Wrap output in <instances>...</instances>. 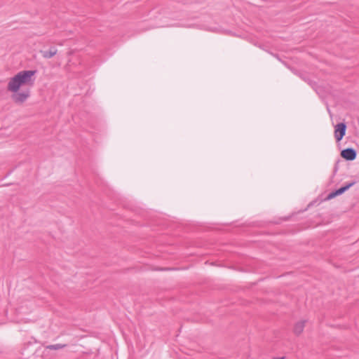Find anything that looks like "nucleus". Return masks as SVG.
Here are the masks:
<instances>
[{"instance_id":"2","label":"nucleus","mask_w":359,"mask_h":359,"mask_svg":"<svg viewBox=\"0 0 359 359\" xmlns=\"http://www.w3.org/2000/svg\"><path fill=\"white\" fill-rule=\"evenodd\" d=\"M355 184V182H351L350 183L346 184V185L341 187V188L330 192L326 197V200H331L334 197L339 196L347 191L349 188L353 186Z\"/></svg>"},{"instance_id":"4","label":"nucleus","mask_w":359,"mask_h":359,"mask_svg":"<svg viewBox=\"0 0 359 359\" xmlns=\"http://www.w3.org/2000/svg\"><path fill=\"white\" fill-rule=\"evenodd\" d=\"M341 156L347 161H353L355 159L357 153L353 148H347L341 151Z\"/></svg>"},{"instance_id":"3","label":"nucleus","mask_w":359,"mask_h":359,"mask_svg":"<svg viewBox=\"0 0 359 359\" xmlns=\"http://www.w3.org/2000/svg\"><path fill=\"white\" fill-rule=\"evenodd\" d=\"M346 125L345 123H339L336 125L334 129V137L337 142H339L342 140L346 134Z\"/></svg>"},{"instance_id":"6","label":"nucleus","mask_w":359,"mask_h":359,"mask_svg":"<svg viewBox=\"0 0 359 359\" xmlns=\"http://www.w3.org/2000/svg\"><path fill=\"white\" fill-rule=\"evenodd\" d=\"M305 323H306V320H301L299 322H297L295 324V325L294 327V332L297 335L300 334L303 332L304 328L305 327Z\"/></svg>"},{"instance_id":"7","label":"nucleus","mask_w":359,"mask_h":359,"mask_svg":"<svg viewBox=\"0 0 359 359\" xmlns=\"http://www.w3.org/2000/svg\"><path fill=\"white\" fill-rule=\"evenodd\" d=\"M66 346H67L66 344H57L48 345L46 346V348L50 349V350H59V349L63 348Z\"/></svg>"},{"instance_id":"5","label":"nucleus","mask_w":359,"mask_h":359,"mask_svg":"<svg viewBox=\"0 0 359 359\" xmlns=\"http://www.w3.org/2000/svg\"><path fill=\"white\" fill-rule=\"evenodd\" d=\"M57 50L55 47H51L49 50L41 51L44 58L50 59L57 54Z\"/></svg>"},{"instance_id":"1","label":"nucleus","mask_w":359,"mask_h":359,"mask_svg":"<svg viewBox=\"0 0 359 359\" xmlns=\"http://www.w3.org/2000/svg\"><path fill=\"white\" fill-rule=\"evenodd\" d=\"M36 70H24L19 72L13 77L10 79L8 83L7 90L11 93L13 101L18 104H22L30 97L29 89L19 91L20 87L24 85L32 86L35 81L34 76Z\"/></svg>"}]
</instances>
